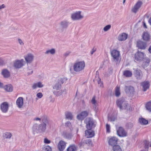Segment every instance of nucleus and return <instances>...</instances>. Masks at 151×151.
Here are the masks:
<instances>
[{
	"label": "nucleus",
	"instance_id": "obj_30",
	"mask_svg": "<svg viewBox=\"0 0 151 151\" xmlns=\"http://www.w3.org/2000/svg\"><path fill=\"white\" fill-rule=\"evenodd\" d=\"M123 75L126 77H129L131 76L132 73L131 71L129 70H125L123 72Z\"/></svg>",
	"mask_w": 151,
	"mask_h": 151
},
{
	"label": "nucleus",
	"instance_id": "obj_12",
	"mask_svg": "<svg viewBox=\"0 0 151 151\" xmlns=\"http://www.w3.org/2000/svg\"><path fill=\"white\" fill-rule=\"evenodd\" d=\"M66 143L62 140H60L59 142L58 145V148L60 151H63L65 149L66 146Z\"/></svg>",
	"mask_w": 151,
	"mask_h": 151
},
{
	"label": "nucleus",
	"instance_id": "obj_28",
	"mask_svg": "<svg viewBox=\"0 0 151 151\" xmlns=\"http://www.w3.org/2000/svg\"><path fill=\"white\" fill-rule=\"evenodd\" d=\"M56 52V50L55 48H52L47 50L45 52L46 54H51L52 55H54Z\"/></svg>",
	"mask_w": 151,
	"mask_h": 151
},
{
	"label": "nucleus",
	"instance_id": "obj_3",
	"mask_svg": "<svg viewBox=\"0 0 151 151\" xmlns=\"http://www.w3.org/2000/svg\"><path fill=\"white\" fill-rule=\"evenodd\" d=\"M85 66V63L84 61H77L74 64L73 69L75 72H79L83 70Z\"/></svg>",
	"mask_w": 151,
	"mask_h": 151
},
{
	"label": "nucleus",
	"instance_id": "obj_57",
	"mask_svg": "<svg viewBox=\"0 0 151 151\" xmlns=\"http://www.w3.org/2000/svg\"><path fill=\"white\" fill-rule=\"evenodd\" d=\"M96 51V50L94 49V48H93L92 49V50L91 51V55H92L93 53Z\"/></svg>",
	"mask_w": 151,
	"mask_h": 151
},
{
	"label": "nucleus",
	"instance_id": "obj_19",
	"mask_svg": "<svg viewBox=\"0 0 151 151\" xmlns=\"http://www.w3.org/2000/svg\"><path fill=\"white\" fill-rule=\"evenodd\" d=\"M16 104L19 108H22L23 105V99L22 97H19L16 101Z\"/></svg>",
	"mask_w": 151,
	"mask_h": 151
},
{
	"label": "nucleus",
	"instance_id": "obj_64",
	"mask_svg": "<svg viewBox=\"0 0 151 151\" xmlns=\"http://www.w3.org/2000/svg\"><path fill=\"white\" fill-rule=\"evenodd\" d=\"M125 1H126V0H123V4H124Z\"/></svg>",
	"mask_w": 151,
	"mask_h": 151
},
{
	"label": "nucleus",
	"instance_id": "obj_5",
	"mask_svg": "<svg viewBox=\"0 0 151 151\" xmlns=\"http://www.w3.org/2000/svg\"><path fill=\"white\" fill-rule=\"evenodd\" d=\"M81 11H77L74 12L71 14V17L72 19L74 21L81 20L83 17V16L81 14Z\"/></svg>",
	"mask_w": 151,
	"mask_h": 151
},
{
	"label": "nucleus",
	"instance_id": "obj_24",
	"mask_svg": "<svg viewBox=\"0 0 151 151\" xmlns=\"http://www.w3.org/2000/svg\"><path fill=\"white\" fill-rule=\"evenodd\" d=\"M44 85L41 82H39L33 84L32 86V88L33 89H36L37 88H42L43 87Z\"/></svg>",
	"mask_w": 151,
	"mask_h": 151
},
{
	"label": "nucleus",
	"instance_id": "obj_10",
	"mask_svg": "<svg viewBox=\"0 0 151 151\" xmlns=\"http://www.w3.org/2000/svg\"><path fill=\"white\" fill-rule=\"evenodd\" d=\"M24 63L25 62L23 59L18 60L14 63V66L17 68H19L22 67Z\"/></svg>",
	"mask_w": 151,
	"mask_h": 151
},
{
	"label": "nucleus",
	"instance_id": "obj_47",
	"mask_svg": "<svg viewBox=\"0 0 151 151\" xmlns=\"http://www.w3.org/2000/svg\"><path fill=\"white\" fill-rule=\"evenodd\" d=\"M86 144L88 145H90L91 144V139H87L85 140V142Z\"/></svg>",
	"mask_w": 151,
	"mask_h": 151
},
{
	"label": "nucleus",
	"instance_id": "obj_14",
	"mask_svg": "<svg viewBox=\"0 0 151 151\" xmlns=\"http://www.w3.org/2000/svg\"><path fill=\"white\" fill-rule=\"evenodd\" d=\"M59 24L62 29H65L68 27L69 25V22L67 20H63L61 21Z\"/></svg>",
	"mask_w": 151,
	"mask_h": 151
},
{
	"label": "nucleus",
	"instance_id": "obj_4",
	"mask_svg": "<svg viewBox=\"0 0 151 151\" xmlns=\"http://www.w3.org/2000/svg\"><path fill=\"white\" fill-rule=\"evenodd\" d=\"M46 128L45 124H41L39 125H35L33 127V130L34 132L38 133L44 132Z\"/></svg>",
	"mask_w": 151,
	"mask_h": 151
},
{
	"label": "nucleus",
	"instance_id": "obj_38",
	"mask_svg": "<svg viewBox=\"0 0 151 151\" xmlns=\"http://www.w3.org/2000/svg\"><path fill=\"white\" fill-rule=\"evenodd\" d=\"M146 109L149 111L151 112V102H147L146 104Z\"/></svg>",
	"mask_w": 151,
	"mask_h": 151
},
{
	"label": "nucleus",
	"instance_id": "obj_21",
	"mask_svg": "<svg viewBox=\"0 0 151 151\" xmlns=\"http://www.w3.org/2000/svg\"><path fill=\"white\" fill-rule=\"evenodd\" d=\"M117 138L115 137H113L109 139L108 142L109 144L111 146L116 145L117 141Z\"/></svg>",
	"mask_w": 151,
	"mask_h": 151
},
{
	"label": "nucleus",
	"instance_id": "obj_17",
	"mask_svg": "<svg viewBox=\"0 0 151 151\" xmlns=\"http://www.w3.org/2000/svg\"><path fill=\"white\" fill-rule=\"evenodd\" d=\"M137 46L139 48L142 50L145 49L147 47L146 44L141 41H139L137 42Z\"/></svg>",
	"mask_w": 151,
	"mask_h": 151
},
{
	"label": "nucleus",
	"instance_id": "obj_22",
	"mask_svg": "<svg viewBox=\"0 0 151 151\" xmlns=\"http://www.w3.org/2000/svg\"><path fill=\"white\" fill-rule=\"evenodd\" d=\"M127 37V35L124 33H123L120 34L118 37V40L120 41L125 40Z\"/></svg>",
	"mask_w": 151,
	"mask_h": 151
},
{
	"label": "nucleus",
	"instance_id": "obj_40",
	"mask_svg": "<svg viewBox=\"0 0 151 151\" xmlns=\"http://www.w3.org/2000/svg\"><path fill=\"white\" fill-rule=\"evenodd\" d=\"M66 118L69 119H72L73 118V116L70 112H67L65 113Z\"/></svg>",
	"mask_w": 151,
	"mask_h": 151
},
{
	"label": "nucleus",
	"instance_id": "obj_27",
	"mask_svg": "<svg viewBox=\"0 0 151 151\" xmlns=\"http://www.w3.org/2000/svg\"><path fill=\"white\" fill-rule=\"evenodd\" d=\"M4 88L6 91L8 92H11L13 90V86L11 84L6 85Z\"/></svg>",
	"mask_w": 151,
	"mask_h": 151
},
{
	"label": "nucleus",
	"instance_id": "obj_37",
	"mask_svg": "<svg viewBox=\"0 0 151 151\" xmlns=\"http://www.w3.org/2000/svg\"><path fill=\"white\" fill-rule=\"evenodd\" d=\"M113 151H122V149L120 146L118 145H114L113 147Z\"/></svg>",
	"mask_w": 151,
	"mask_h": 151
},
{
	"label": "nucleus",
	"instance_id": "obj_39",
	"mask_svg": "<svg viewBox=\"0 0 151 151\" xmlns=\"http://www.w3.org/2000/svg\"><path fill=\"white\" fill-rule=\"evenodd\" d=\"M59 91H54L53 92L54 94L57 96H59L62 95L63 92L62 90H60Z\"/></svg>",
	"mask_w": 151,
	"mask_h": 151
},
{
	"label": "nucleus",
	"instance_id": "obj_58",
	"mask_svg": "<svg viewBox=\"0 0 151 151\" xmlns=\"http://www.w3.org/2000/svg\"><path fill=\"white\" fill-rule=\"evenodd\" d=\"M4 63V62L3 60L0 58V65H2Z\"/></svg>",
	"mask_w": 151,
	"mask_h": 151
},
{
	"label": "nucleus",
	"instance_id": "obj_49",
	"mask_svg": "<svg viewBox=\"0 0 151 151\" xmlns=\"http://www.w3.org/2000/svg\"><path fill=\"white\" fill-rule=\"evenodd\" d=\"M44 142L46 144H49L50 142V141L46 138L44 139Z\"/></svg>",
	"mask_w": 151,
	"mask_h": 151
},
{
	"label": "nucleus",
	"instance_id": "obj_46",
	"mask_svg": "<svg viewBox=\"0 0 151 151\" xmlns=\"http://www.w3.org/2000/svg\"><path fill=\"white\" fill-rule=\"evenodd\" d=\"M36 96L38 98L40 99L42 97L43 95L42 93L39 92L37 94Z\"/></svg>",
	"mask_w": 151,
	"mask_h": 151
},
{
	"label": "nucleus",
	"instance_id": "obj_9",
	"mask_svg": "<svg viewBox=\"0 0 151 151\" xmlns=\"http://www.w3.org/2000/svg\"><path fill=\"white\" fill-rule=\"evenodd\" d=\"M111 54L114 60L118 61L119 58V52L116 50H113L111 52Z\"/></svg>",
	"mask_w": 151,
	"mask_h": 151
},
{
	"label": "nucleus",
	"instance_id": "obj_8",
	"mask_svg": "<svg viewBox=\"0 0 151 151\" xmlns=\"http://www.w3.org/2000/svg\"><path fill=\"white\" fill-rule=\"evenodd\" d=\"M9 108V104L6 102H4L1 104L0 109L2 112L3 113H6L8 110Z\"/></svg>",
	"mask_w": 151,
	"mask_h": 151
},
{
	"label": "nucleus",
	"instance_id": "obj_41",
	"mask_svg": "<svg viewBox=\"0 0 151 151\" xmlns=\"http://www.w3.org/2000/svg\"><path fill=\"white\" fill-rule=\"evenodd\" d=\"M12 136V134L9 132H6L4 134V137L6 138L10 139Z\"/></svg>",
	"mask_w": 151,
	"mask_h": 151
},
{
	"label": "nucleus",
	"instance_id": "obj_59",
	"mask_svg": "<svg viewBox=\"0 0 151 151\" xmlns=\"http://www.w3.org/2000/svg\"><path fill=\"white\" fill-rule=\"evenodd\" d=\"M41 120V119L38 118H35L34 119V120L36 121H40Z\"/></svg>",
	"mask_w": 151,
	"mask_h": 151
},
{
	"label": "nucleus",
	"instance_id": "obj_50",
	"mask_svg": "<svg viewBox=\"0 0 151 151\" xmlns=\"http://www.w3.org/2000/svg\"><path fill=\"white\" fill-rule=\"evenodd\" d=\"M18 42L20 45H24V43L22 40L20 39H18Z\"/></svg>",
	"mask_w": 151,
	"mask_h": 151
},
{
	"label": "nucleus",
	"instance_id": "obj_29",
	"mask_svg": "<svg viewBox=\"0 0 151 151\" xmlns=\"http://www.w3.org/2000/svg\"><path fill=\"white\" fill-rule=\"evenodd\" d=\"M132 87L131 86H126L125 91L126 93L129 95L132 92Z\"/></svg>",
	"mask_w": 151,
	"mask_h": 151
},
{
	"label": "nucleus",
	"instance_id": "obj_25",
	"mask_svg": "<svg viewBox=\"0 0 151 151\" xmlns=\"http://www.w3.org/2000/svg\"><path fill=\"white\" fill-rule=\"evenodd\" d=\"M143 60V66L144 68L147 67L149 65V63L150 62V59L146 57Z\"/></svg>",
	"mask_w": 151,
	"mask_h": 151
},
{
	"label": "nucleus",
	"instance_id": "obj_15",
	"mask_svg": "<svg viewBox=\"0 0 151 151\" xmlns=\"http://www.w3.org/2000/svg\"><path fill=\"white\" fill-rule=\"evenodd\" d=\"M88 112L87 111H83L77 115V119L81 120H83L85 118L88 116Z\"/></svg>",
	"mask_w": 151,
	"mask_h": 151
},
{
	"label": "nucleus",
	"instance_id": "obj_1",
	"mask_svg": "<svg viewBox=\"0 0 151 151\" xmlns=\"http://www.w3.org/2000/svg\"><path fill=\"white\" fill-rule=\"evenodd\" d=\"M116 104L121 110L126 109L127 111H130L132 109L131 104H128L123 98L117 100Z\"/></svg>",
	"mask_w": 151,
	"mask_h": 151
},
{
	"label": "nucleus",
	"instance_id": "obj_32",
	"mask_svg": "<svg viewBox=\"0 0 151 151\" xmlns=\"http://www.w3.org/2000/svg\"><path fill=\"white\" fill-rule=\"evenodd\" d=\"M2 74L6 78L9 77L10 75L9 72L6 69H4L2 70Z\"/></svg>",
	"mask_w": 151,
	"mask_h": 151
},
{
	"label": "nucleus",
	"instance_id": "obj_43",
	"mask_svg": "<svg viewBox=\"0 0 151 151\" xmlns=\"http://www.w3.org/2000/svg\"><path fill=\"white\" fill-rule=\"evenodd\" d=\"M111 25H108L104 28L103 30L104 32H106L111 28Z\"/></svg>",
	"mask_w": 151,
	"mask_h": 151
},
{
	"label": "nucleus",
	"instance_id": "obj_36",
	"mask_svg": "<svg viewBox=\"0 0 151 151\" xmlns=\"http://www.w3.org/2000/svg\"><path fill=\"white\" fill-rule=\"evenodd\" d=\"M76 149V146L73 145H70L67 149V151H75Z\"/></svg>",
	"mask_w": 151,
	"mask_h": 151
},
{
	"label": "nucleus",
	"instance_id": "obj_16",
	"mask_svg": "<svg viewBox=\"0 0 151 151\" xmlns=\"http://www.w3.org/2000/svg\"><path fill=\"white\" fill-rule=\"evenodd\" d=\"M142 4V2L141 1H138L134 5V7L133 8V12L136 13L138 11Z\"/></svg>",
	"mask_w": 151,
	"mask_h": 151
},
{
	"label": "nucleus",
	"instance_id": "obj_2",
	"mask_svg": "<svg viewBox=\"0 0 151 151\" xmlns=\"http://www.w3.org/2000/svg\"><path fill=\"white\" fill-rule=\"evenodd\" d=\"M67 80L66 77H59L56 79L55 83L53 85L52 87L53 89L56 90H60L62 87V85Z\"/></svg>",
	"mask_w": 151,
	"mask_h": 151
},
{
	"label": "nucleus",
	"instance_id": "obj_53",
	"mask_svg": "<svg viewBox=\"0 0 151 151\" xmlns=\"http://www.w3.org/2000/svg\"><path fill=\"white\" fill-rule=\"evenodd\" d=\"M70 124L71 123L69 122H66L65 124V126L68 127L70 126Z\"/></svg>",
	"mask_w": 151,
	"mask_h": 151
},
{
	"label": "nucleus",
	"instance_id": "obj_35",
	"mask_svg": "<svg viewBox=\"0 0 151 151\" xmlns=\"http://www.w3.org/2000/svg\"><path fill=\"white\" fill-rule=\"evenodd\" d=\"M121 93L120 90V87L117 86L115 88V94L116 97H119Z\"/></svg>",
	"mask_w": 151,
	"mask_h": 151
},
{
	"label": "nucleus",
	"instance_id": "obj_6",
	"mask_svg": "<svg viewBox=\"0 0 151 151\" xmlns=\"http://www.w3.org/2000/svg\"><path fill=\"white\" fill-rule=\"evenodd\" d=\"M85 122L86 124V128L88 130H91L95 126L93 119L91 118H87L85 120Z\"/></svg>",
	"mask_w": 151,
	"mask_h": 151
},
{
	"label": "nucleus",
	"instance_id": "obj_60",
	"mask_svg": "<svg viewBox=\"0 0 151 151\" xmlns=\"http://www.w3.org/2000/svg\"><path fill=\"white\" fill-rule=\"evenodd\" d=\"M143 26L145 28H147V26L146 25V24L145 22H143Z\"/></svg>",
	"mask_w": 151,
	"mask_h": 151
},
{
	"label": "nucleus",
	"instance_id": "obj_23",
	"mask_svg": "<svg viewBox=\"0 0 151 151\" xmlns=\"http://www.w3.org/2000/svg\"><path fill=\"white\" fill-rule=\"evenodd\" d=\"M134 75L137 79L141 78L142 76V73L141 71L139 69H137L135 70Z\"/></svg>",
	"mask_w": 151,
	"mask_h": 151
},
{
	"label": "nucleus",
	"instance_id": "obj_45",
	"mask_svg": "<svg viewBox=\"0 0 151 151\" xmlns=\"http://www.w3.org/2000/svg\"><path fill=\"white\" fill-rule=\"evenodd\" d=\"M106 128L107 132L109 133L110 132V126L109 125L107 124L106 125Z\"/></svg>",
	"mask_w": 151,
	"mask_h": 151
},
{
	"label": "nucleus",
	"instance_id": "obj_11",
	"mask_svg": "<svg viewBox=\"0 0 151 151\" xmlns=\"http://www.w3.org/2000/svg\"><path fill=\"white\" fill-rule=\"evenodd\" d=\"M150 82L148 81H145L141 84V88L144 91H145L149 88Z\"/></svg>",
	"mask_w": 151,
	"mask_h": 151
},
{
	"label": "nucleus",
	"instance_id": "obj_7",
	"mask_svg": "<svg viewBox=\"0 0 151 151\" xmlns=\"http://www.w3.org/2000/svg\"><path fill=\"white\" fill-rule=\"evenodd\" d=\"M145 56L144 53L138 51L135 54V59L137 61H140L143 59L144 60Z\"/></svg>",
	"mask_w": 151,
	"mask_h": 151
},
{
	"label": "nucleus",
	"instance_id": "obj_54",
	"mask_svg": "<svg viewBox=\"0 0 151 151\" xmlns=\"http://www.w3.org/2000/svg\"><path fill=\"white\" fill-rule=\"evenodd\" d=\"M5 6L4 4H3L0 6V9L4 8H5Z\"/></svg>",
	"mask_w": 151,
	"mask_h": 151
},
{
	"label": "nucleus",
	"instance_id": "obj_18",
	"mask_svg": "<svg viewBox=\"0 0 151 151\" xmlns=\"http://www.w3.org/2000/svg\"><path fill=\"white\" fill-rule=\"evenodd\" d=\"M34 58V56L33 55L29 53L24 58L27 63H30L33 61Z\"/></svg>",
	"mask_w": 151,
	"mask_h": 151
},
{
	"label": "nucleus",
	"instance_id": "obj_26",
	"mask_svg": "<svg viewBox=\"0 0 151 151\" xmlns=\"http://www.w3.org/2000/svg\"><path fill=\"white\" fill-rule=\"evenodd\" d=\"M85 134L86 135H88V137H92L94 135V132L93 131L91 130H86L85 132Z\"/></svg>",
	"mask_w": 151,
	"mask_h": 151
},
{
	"label": "nucleus",
	"instance_id": "obj_33",
	"mask_svg": "<svg viewBox=\"0 0 151 151\" xmlns=\"http://www.w3.org/2000/svg\"><path fill=\"white\" fill-rule=\"evenodd\" d=\"M33 72L32 67V66H28L26 72L28 75L32 74Z\"/></svg>",
	"mask_w": 151,
	"mask_h": 151
},
{
	"label": "nucleus",
	"instance_id": "obj_63",
	"mask_svg": "<svg viewBox=\"0 0 151 151\" xmlns=\"http://www.w3.org/2000/svg\"><path fill=\"white\" fill-rule=\"evenodd\" d=\"M148 50L151 53V46L149 47Z\"/></svg>",
	"mask_w": 151,
	"mask_h": 151
},
{
	"label": "nucleus",
	"instance_id": "obj_31",
	"mask_svg": "<svg viewBox=\"0 0 151 151\" xmlns=\"http://www.w3.org/2000/svg\"><path fill=\"white\" fill-rule=\"evenodd\" d=\"M95 99L96 97L95 96H94L93 97L91 100V103H92V104H93V107H94V109L95 110H96V107L98 105L97 101Z\"/></svg>",
	"mask_w": 151,
	"mask_h": 151
},
{
	"label": "nucleus",
	"instance_id": "obj_42",
	"mask_svg": "<svg viewBox=\"0 0 151 151\" xmlns=\"http://www.w3.org/2000/svg\"><path fill=\"white\" fill-rule=\"evenodd\" d=\"M72 136V134L70 133L65 134L64 136V137L68 139H71Z\"/></svg>",
	"mask_w": 151,
	"mask_h": 151
},
{
	"label": "nucleus",
	"instance_id": "obj_61",
	"mask_svg": "<svg viewBox=\"0 0 151 151\" xmlns=\"http://www.w3.org/2000/svg\"><path fill=\"white\" fill-rule=\"evenodd\" d=\"M148 22L151 25V17L150 18Z\"/></svg>",
	"mask_w": 151,
	"mask_h": 151
},
{
	"label": "nucleus",
	"instance_id": "obj_44",
	"mask_svg": "<svg viewBox=\"0 0 151 151\" xmlns=\"http://www.w3.org/2000/svg\"><path fill=\"white\" fill-rule=\"evenodd\" d=\"M41 119L43 122L42 124H45L46 126V123H47L48 122L47 118L46 117H44V118H42Z\"/></svg>",
	"mask_w": 151,
	"mask_h": 151
},
{
	"label": "nucleus",
	"instance_id": "obj_48",
	"mask_svg": "<svg viewBox=\"0 0 151 151\" xmlns=\"http://www.w3.org/2000/svg\"><path fill=\"white\" fill-rule=\"evenodd\" d=\"M52 149L51 147L49 146H46L45 151H51Z\"/></svg>",
	"mask_w": 151,
	"mask_h": 151
},
{
	"label": "nucleus",
	"instance_id": "obj_51",
	"mask_svg": "<svg viewBox=\"0 0 151 151\" xmlns=\"http://www.w3.org/2000/svg\"><path fill=\"white\" fill-rule=\"evenodd\" d=\"M116 119V118L113 117H110L108 118V120L111 122L114 121Z\"/></svg>",
	"mask_w": 151,
	"mask_h": 151
},
{
	"label": "nucleus",
	"instance_id": "obj_34",
	"mask_svg": "<svg viewBox=\"0 0 151 151\" xmlns=\"http://www.w3.org/2000/svg\"><path fill=\"white\" fill-rule=\"evenodd\" d=\"M139 122L142 125H146L148 123V121L143 118H139Z\"/></svg>",
	"mask_w": 151,
	"mask_h": 151
},
{
	"label": "nucleus",
	"instance_id": "obj_62",
	"mask_svg": "<svg viewBox=\"0 0 151 151\" xmlns=\"http://www.w3.org/2000/svg\"><path fill=\"white\" fill-rule=\"evenodd\" d=\"M3 87V84L0 82V88H2Z\"/></svg>",
	"mask_w": 151,
	"mask_h": 151
},
{
	"label": "nucleus",
	"instance_id": "obj_55",
	"mask_svg": "<svg viewBox=\"0 0 151 151\" xmlns=\"http://www.w3.org/2000/svg\"><path fill=\"white\" fill-rule=\"evenodd\" d=\"M70 52H65V54H64V55L65 56H68V55H69V54H70Z\"/></svg>",
	"mask_w": 151,
	"mask_h": 151
},
{
	"label": "nucleus",
	"instance_id": "obj_20",
	"mask_svg": "<svg viewBox=\"0 0 151 151\" xmlns=\"http://www.w3.org/2000/svg\"><path fill=\"white\" fill-rule=\"evenodd\" d=\"M142 37L143 40L145 41H149L150 39V35L147 32H144L142 35Z\"/></svg>",
	"mask_w": 151,
	"mask_h": 151
},
{
	"label": "nucleus",
	"instance_id": "obj_52",
	"mask_svg": "<svg viewBox=\"0 0 151 151\" xmlns=\"http://www.w3.org/2000/svg\"><path fill=\"white\" fill-rule=\"evenodd\" d=\"M98 84L99 85L100 87L103 86V84L101 82V80L100 79H99V80L98 81Z\"/></svg>",
	"mask_w": 151,
	"mask_h": 151
},
{
	"label": "nucleus",
	"instance_id": "obj_56",
	"mask_svg": "<svg viewBox=\"0 0 151 151\" xmlns=\"http://www.w3.org/2000/svg\"><path fill=\"white\" fill-rule=\"evenodd\" d=\"M148 146H147L146 147H145L146 150H141L140 151H148Z\"/></svg>",
	"mask_w": 151,
	"mask_h": 151
},
{
	"label": "nucleus",
	"instance_id": "obj_13",
	"mask_svg": "<svg viewBox=\"0 0 151 151\" xmlns=\"http://www.w3.org/2000/svg\"><path fill=\"white\" fill-rule=\"evenodd\" d=\"M117 133L120 137H125L127 135V133L125 131L123 128L120 127L117 129Z\"/></svg>",
	"mask_w": 151,
	"mask_h": 151
}]
</instances>
